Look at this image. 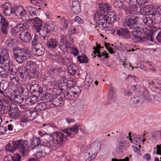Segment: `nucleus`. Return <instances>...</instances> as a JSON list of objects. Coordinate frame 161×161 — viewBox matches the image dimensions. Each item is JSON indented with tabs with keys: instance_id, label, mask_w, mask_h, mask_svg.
I'll return each instance as SVG.
<instances>
[{
	"instance_id": "nucleus-1",
	"label": "nucleus",
	"mask_w": 161,
	"mask_h": 161,
	"mask_svg": "<svg viewBox=\"0 0 161 161\" xmlns=\"http://www.w3.org/2000/svg\"><path fill=\"white\" fill-rule=\"evenodd\" d=\"M42 138L43 145H46L47 147L50 148L55 147V141L58 143H63L65 142L67 139L65 135L59 131L54 132L51 135L48 134L45 135Z\"/></svg>"
},
{
	"instance_id": "nucleus-2",
	"label": "nucleus",
	"mask_w": 161,
	"mask_h": 161,
	"mask_svg": "<svg viewBox=\"0 0 161 161\" xmlns=\"http://www.w3.org/2000/svg\"><path fill=\"white\" fill-rule=\"evenodd\" d=\"M8 52L7 49L5 48L0 50V63L4 64L5 66H8L9 75L15 76L16 72L14 69V66L13 65V62L8 59L9 56Z\"/></svg>"
},
{
	"instance_id": "nucleus-3",
	"label": "nucleus",
	"mask_w": 161,
	"mask_h": 161,
	"mask_svg": "<svg viewBox=\"0 0 161 161\" xmlns=\"http://www.w3.org/2000/svg\"><path fill=\"white\" fill-rule=\"evenodd\" d=\"M13 52L14 59L19 64H22L27 60L31 56L27 50L19 47L14 48Z\"/></svg>"
},
{
	"instance_id": "nucleus-4",
	"label": "nucleus",
	"mask_w": 161,
	"mask_h": 161,
	"mask_svg": "<svg viewBox=\"0 0 161 161\" xmlns=\"http://www.w3.org/2000/svg\"><path fill=\"white\" fill-rule=\"evenodd\" d=\"M12 144L14 151L19 148V151L21 153L23 156L26 155L28 153L27 148L29 146L26 140H20L13 141Z\"/></svg>"
},
{
	"instance_id": "nucleus-5",
	"label": "nucleus",
	"mask_w": 161,
	"mask_h": 161,
	"mask_svg": "<svg viewBox=\"0 0 161 161\" xmlns=\"http://www.w3.org/2000/svg\"><path fill=\"white\" fill-rule=\"evenodd\" d=\"M139 20L138 17L137 16L131 17L126 19L124 23V25L125 28L128 29L138 28V24Z\"/></svg>"
},
{
	"instance_id": "nucleus-6",
	"label": "nucleus",
	"mask_w": 161,
	"mask_h": 161,
	"mask_svg": "<svg viewBox=\"0 0 161 161\" xmlns=\"http://www.w3.org/2000/svg\"><path fill=\"white\" fill-rule=\"evenodd\" d=\"M44 136H41L40 138L42 140V143L41 141H40V138H36L34 137H33L31 142V147L33 148H35L37 147H39L42 149H43L44 147L45 148L43 149V151H46L48 148L47 147L46 145H43V138Z\"/></svg>"
},
{
	"instance_id": "nucleus-7",
	"label": "nucleus",
	"mask_w": 161,
	"mask_h": 161,
	"mask_svg": "<svg viewBox=\"0 0 161 161\" xmlns=\"http://www.w3.org/2000/svg\"><path fill=\"white\" fill-rule=\"evenodd\" d=\"M6 107L9 109L8 114L10 117L13 118L19 115V110L16 104L14 103L10 104L8 108L7 107Z\"/></svg>"
},
{
	"instance_id": "nucleus-8",
	"label": "nucleus",
	"mask_w": 161,
	"mask_h": 161,
	"mask_svg": "<svg viewBox=\"0 0 161 161\" xmlns=\"http://www.w3.org/2000/svg\"><path fill=\"white\" fill-rule=\"evenodd\" d=\"M0 24H1V31L3 33L7 35L10 28L9 23L6 21L4 17L0 14Z\"/></svg>"
},
{
	"instance_id": "nucleus-9",
	"label": "nucleus",
	"mask_w": 161,
	"mask_h": 161,
	"mask_svg": "<svg viewBox=\"0 0 161 161\" xmlns=\"http://www.w3.org/2000/svg\"><path fill=\"white\" fill-rule=\"evenodd\" d=\"M99 18L98 23L100 28H105L107 27L108 25L111 23L105 14L101 16Z\"/></svg>"
},
{
	"instance_id": "nucleus-10",
	"label": "nucleus",
	"mask_w": 161,
	"mask_h": 161,
	"mask_svg": "<svg viewBox=\"0 0 161 161\" xmlns=\"http://www.w3.org/2000/svg\"><path fill=\"white\" fill-rule=\"evenodd\" d=\"M30 90L34 96L36 97L40 96L43 92L42 88L37 84L32 85L30 87Z\"/></svg>"
},
{
	"instance_id": "nucleus-11",
	"label": "nucleus",
	"mask_w": 161,
	"mask_h": 161,
	"mask_svg": "<svg viewBox=\"0 0 161 161\" xmlns=\"http://www.w3.org/2000/svg\"><path fill=\"white\" fill-rule=\"evenodd\" d=\"M80 128V124L77 123L75 124L72 127L65 129L64 132L68 136H71L72 134L74 135L77 133L79 132V129Z\"/></svg>"
},
{
	"instance_id": "nucleus-12",
	"label": "nucleus",
	"mask_w": 161,
	"mask_h": 161,
	"mask_svg": "<svg viewBox=\"0 0 161 161\" xmlns=\"http://www.w3.org/2000/svg\"><path fill=\"white\" fill-rule=\"evenodd\" d=\"M28 21H31L33 23V28L36 30V32H37L43 26L42 20L37 17L32 19L29 18Z\"/></svg>"
},
{
	"instance_id": "nucleus-13",
	"label": "nucleus",
	"mask_w": 161,
	"mask_h": 161,
	"mask_svg": "<svg viewBox=\"0 0 161 161\" xmlns=\"http://www.w3.org/2000/svg\"><path fill=\"white\" fill-rule=\"evenodd\" d=\"M3 13L5 16H9L14 13V10L12 5L8 3H6L3 6Z\"/></svg>"
},
{
	"instance_id": "nucleus-14",
	"label": "nucleus",
	"mask_w": 161,
	"mask_h": 161,
	"mask_svg": "<svg viewBox=\"0 0 161 161\" xmlns=\"http://www.w3.org/2000/svg\"><path fill=\"white\" fill-rule=\"evenodd\" d=\"M19 38L23 42H29L31 38L30 31H22L19 34Z\"/></svg>"
},
{
	"instance_id": "nucleus-15",
	"label": "nucleus",
	"mask_w": 161,
	"mask_h": 161,
	"mask_svg": "<svg viewBox=\"0 0 161 161\" xmlns=\"http://www.w3.org/2000/svg\"><path fill=\"white\" fill-rule=\"evenodd\" d=\"M143 101V99L141 98L140 95H135L134 97L131 98L130 103L131 105L138 106L142 103Z\"/></svg>"
},
{
	"instance_id": "nucleus-16",
	"label": "nucleus",
	"mask_w": 161,
	"mask_h": 161,
	"mask_svg": "<svg viewBox=\"0 0 161 161\" xmlns=\"http://www.w3.org/2000/svg\"><path fill=\"white\" fill-rule=\"evenodd\" d=\"M101 144L99 142L97 141H95L93 142L91 145V149L90 150L92 151L89 152L88 154L90 155L92 154H97V152L100 149Z\"/></svg>"
},
{
	"instance_id": "nucleus-17",
	"label": "nucleus",
	"mask_w": 161,
	"mask_h": 161,
	"mask_svg": "<svg viewBox=\"0 0 161 161\" xmlns=\"http://www.w3.org/2000/svg\"><path fill=\"white\" fill-rule=\"evenodd\" d=\"M40 29L38 31V32L41 35L42 37L44 39L48 40V34L50 33V31L48 30L47 26H46L43 27L42 26Z\"/></svg>"
},
{
	"instance_id": "nucleus-18",
	"label": "nucleus",
	"mask_w": 161,
	"mask_h": 161,
	"mask_svg": "<svg viewBox=\"0 0 161 161\" xmlns=\"http://www.w3.org/2000/svg\"><path fill=\"white\" fill-rule=\"evenodd\" d=\"M72 6L71 10L74 14H77L81 12L80 4L78 1H73Z\"/></svg>"
},
{
	"instance_id": "nucleus-19",
	"label": "nucleus",
	"mask_w": 161,
	"mask_h": 161,
	"mask_svg": "<svg viewBox=\"0 0 161 161\" xmlns=\"http://www.w3.org/2000/svg\"><path fill=\"white\" fill-rule=\"evenodd\" d=\"M116 32L119 36H122L126 38H130V32L124 28H121L117 30Z\"/></svg>"
},
{
	"instance_id": "nucleus-20",
	"label": "nucleus",
	"mask_w": 161,
	"mask_h": 161,
	"mask_svg": "<svg viewBox=\"0 0 161 161\" xmlns=\"http://www.w3.org/2000/svg\"><path fill=\"white\" fill-rule=\"evenodd\" d=\"M141 96V98H143V101L145 99L148 102L152 101L153 98V96L149 94L148 91L146 89H144Z\"/></svg>"
},
{
	"instance_id": "nucleus-21",
	"label": "nucleus",
	"mask_w": 161,
	"mask_h": 161,
	"mask_svg": "<svg viewBox=\"0 0 161 161\" xmlns=\"http://www.w3.org/2000/svg\"><path fill=\"white\" fill-rule=\"evenodd\" d=\"M19 93L24 97V99L29 94V90L25 85H21L19 86Z\"/></svg>"
},
{
	"instance_id": "nucleus-22",
	"label": "nucleus",
	"mask_w": 161,
	"mask_h": 161,
	"mask_svg": "<svg viewBox=\"0 0 161 161\" xmlns=\"http://www.w3.org/2000/svg\"><path fill=\"white\" fill-rule=\"evenodd\" d=\"M54 95L52 93H49L48 92H46L43 94L40 95V97H41L42 100H46L45 101L46 103H47L48 102H50L52 101L53 97Z\"/></svg>"
},
{
	"instance_id": "nucleus-23",
	"label": "nucleus",
	"mask_w": 161,
	"mask_h": 161,
	"mask_svg": "<svg viewBox=\"0 0 161 161\" xmlns=\"http://www.w3.org/2000/svg\"><path fill=\"white\" fill-rule=\"evenodd\" d=\"M150 16L153 22L155 23L159 24L161 22V15L158 11H156Z\"/></svg>"
},
{
	"instance_id": "nucleus-24",
	"label": "nucleus",
	"mask_w": 161,
	"mask_h": 161,
	"mask_svg": "<svg viewBox=\"0 0 161 161\" xmlns=\"http://www.w3.org/2000/svg\"><path fill=\"white\" fill-rule=\"evenodd\" d=\"M38 100L37 97L34 95L30 96L25 100V102L28 105H31L35 104Z\"/></svg>"
},
{
	"instance_id": "nucleus-25",
	"label": "nucleus",
	"mask_w": 161,
	"mask_h": 161,
	"mask_svg": "<svg viewBox=\"0 0 161 161\" xmlns=\"http://www.w3.org/2000/svg\"><path fill=\"white\" fill-rule=\"evenodd\" d=\"M99 7L100 10L104 12H107L111 9V5L107 3H102L99 4Z\"/></svg>"
},
{
	"instance_id": "nucleus-26",
	"label": "nucleus",
	"mask_w": 161,
	"mask_h": 161,
	"mask_svg": "<svg viewBox=\"0 0 161 161\" xmlns=\"http://www.w3.org/2000/svg\"><path fill=\"white\" fill-rule=\"evenodd\" d=\"M59 96L55 97L54 98L53 97L52 101V103L53 105L56 107H59L61 106L64 104V102L62 100V98L60 97H58Z\"/></svg>"
},
{
	"instance_id": "nucleus-27",
	"label": "nucleus",
	"mask_w": 161,
	"mask_h": 161,
	"mask_svg": "<svg viewBox=\"0 0 161 161\" xmlns=\"http://www.w3.org/2000/svg\"><path fill=\"white\" fill-rule=\"evenodd\" d=\"M58 45L57 41L55 39L52 38L50 39V41L47 42L46 46L48 48H55Z\"/></svg>"
},
{
	"instance_id": "nucleus-28",
	"label": "nucleus",
	"mask_w": 161,
	"mask_h": 161,
	"mask_svg": "<svg viewBox=\"0 0 161 161\" xmlns=\"http://www.w3.org/2000/svg\"><path fill=\"white\" fill-rule=\"evenodd\" d=\"M34 48L35 49L36 54L37 56H41L44 53L45 48L41 44H38Z\"/></svg>"
},
{
	"instance_id": "nucleus-29",
	"label": "nucleus",
	"mask_w": 161,
	"mask_h": 161,
	"mask_svg": "<svg viewBox=\"0 0 161 161\" xmlns=\"http://www.w3.org/2000/svg\"><path fill=\"white\" fill-rule=\"evenodd\" d=\"M27 70L26 67H20L18 68V72L19 74V77L22 78H24V77H26L28 75L29 72L27 71Z\"/></svg>"
},
{
	"instance_id": "nucleus-30",
	"label": "nucleus",
	"mask_w": 161,
	"mask_h": 161,
	"mask_svg": "<svg viewBox=\"0 0 161 161\" xmlns=\"http://www.w3.org/2000/svg\"><path fill=\"white\" fill-rule=\"evenodd\" d=\"M144 10L146 13H148L149 14L147 15L148 16L150 17V15L154 13L156 11L154 10V7L151 5H146L144 8Z\"/></svg>"
},
{
	"instance_id": "nucleus-31",
	"label": "nucleus",
	"mask_w": 161,
	"mask_h": 161,
	"mask_svg": "<svg viewBox=\"0 0 161 161\" xmlns=\"http://www.w3.org/2000/svg\"><path fill=\"white\" fill-rule=\"evenodd\" d=\"M105 15L111 23L114 22L116 19V14L114 12H110Z\"/></svg>"
},
{
	"instance_id": "nucleus-32",
	"label": "nucleus",
	"mask_w": 161,
	"mask_h": 161,
	"mask_svg": "<svg viewBox=\"0 0 161 161\" xmlns=\"http://www.w3.org/2000/svg\"><path fill=\"white\" fill-rule=\"evenodd\" d=\"M47 108H49L48 103H46L45 102H40L37 104L35 107L36 109L39 111L43 110Z\"/></svg>"
},
{
	"instance_id": "nucleus-33",
	"label": "nucleus",
	"mask_w": 161,
	"mask_h": 161,
	"mask_svg": "<svg viewBox=\"0 0 161 161\" xmlns=\"http://www.w3.org/2000/svg\"><path fill=\"white\" fill-rule=\"evenodd\" d=\"M16 25L19 31H25L30 28L29 24L26 23H18Z\"/></svg>"
},
{
	"instance_id": "nucleus-34",
	"label": "nucleus",
	"mask_w": 161,
	"mask_h": 161,
	"mask_svg": "<svg viewBox=\"0 0 161 161\" xmlns=\"http://www.w3.org/2000/svg\"><path fill=\"white\" fill-rule=\"evenodd\" d=\"M115 92V89L114 88L111 86L109 90L108 94L109 98L112 100V102H115L116 101V98L114 97Z\"/></svg>"
},
{
	"instance_id": "nucleus-35",
	"label": "nucleus",
	"mask_w": 161,
	"mask_h": 161,
	"mask_svg": "<svg viewBox=\"0 0 161 161\" xmlns=\"http://www.w3.org/2000/svg\"><path fill=\"white\" fill-rule=\"evenodd\" d=\"M61 69L55 67H52L49 71L51 75L54 76H57L61 72Z\"/></svg>"
},
{
	"instance_id": "nucleus-36",
	"label": "nucleus",
	"mask_w": 161,
	"mask_h": 161,
	"mask_svg": "<svg viewBox=\"0 0 161 161\" xmlns=\"http://www.w3.org/2000/svg\"><path fill=\"white\" fill-rule=\"evenodd\" d=\"M142 20L144 24L148 26H150L153 22L152 19L147 15L146 16L142 17Z\"/></svg>"
},
{
	"instance_id": "nucleus-37",
	"label": "nucleus",
	"mask_w": 161,
	"mask_h": 161,
	"mask_svg": "<svg viewBox=\"0 0 161 161\" xmlns=\"http://www.w3.org/2000/svg\"><path fill=\"white\" fill-rule=\"evenodd\" d=\"M19 16H20L23 20L25 19V21H28V19H27L26 18L29 17V15H28L26 10L24 9L23 7L22 8V10L20 12V15H19Z\"/></svg>"
},
{
	"instance_id": "nucleus-38",
	"label": "nucleus",
	"mask_w": 161,
	"mask_h": 161,
	"mask_svg": "<svg viewBox=\"0 0 161 161\" xmlns=\"http://www.w3.org/2000/svg\"><path fill=\"white\" fill-rule=\"evenodd\" d=\"M61 62L64 65H68L72 61V59L69 58L62 57L61 59Z\"/></svg>"
},
{
	"instance_id": "nucleus-39",
	"label": "nucleus",
	"mask_w": 161,
	"mask_h": 161,
	"mask_svg": "<svg viewBox=\"0 0 161 161\" xmlns=\"http://www.w3.org/2000/svg\"><path fill=\"white\" fill-rule=\"evenodd\" d=\"M77 58L80 63H86L88 62V59L86 56L83 55L82 56H79Z\"/></svg>"
},
{
	"instance_id": "nucleus-40",
	"label": "nucleus",
	"mask_w": 161,
	"mask_h": 161,
	"mask_svg": "<svg viewBox=\"0 0 161 161\" xmlns=\"http://www.w3.org/2000/svg\"><path fill=\"white\" fill-rule=\"evenodd\" d=\"M50 31H56L57 26L52 22H48L46 26Z\"/></svg>"
},
{
	"instance_id": "nucleus-41",
	"label": "nucleus",
	"mask_w": 161,
	"mask_h": 161,
	"mask_svg": "<svg viewBox=\"0 0 161 161\" xmlns=\"http://www.w3.org/2000/svg\"><path fill=\"white\" fill-rule=\"evenodd\" d=\"M139 86L138 85L135 86L131 87L130 91L133 94H135L136 95H140V91L137 89Z\"/></svg>"
},
{
	"instance_id": "nucleus-42",
	"label": "nucleus",
	"mask_w": 161,
	"mask_h": 161,
	"mask_svg": "<svg viewBox=\"0 0 161 161\" xmlns=\"http://www.w3.org/2000/svg\"><path fill=\"white\" fill-rule=\"evenodd\" d=\"M19 32V31L16 25L14 27L12 28L9 31L10 35L14 37H15Z\"/></svg>"
},
{
	"instance_id": "nucleus-43",
	"label": "nucleus",
	"mask_w": 161,
	"mask_h": 161,
	"mask_svg": "<svg viewBox=\"0 0 161 161\" xmlns=\"http://www.w3.org/2000/svg\"><path fill=\"white\" fill-rule=\"evenodd\" d=\"M25 67L27 70H33L34 68V63L31 61H28L27 62V64Z\"/></svg>"
},
{
	"instance_id": "nucleus-44",
	"label": "nucleus",
	"mask_w": 161,
	"mask_h": 161,
	"mask_svg": "<svg viewBox=\"0 0 161 161\" xmlns=\"http://www.w3.org/2000/svg\"><path fill=\"white\" fill-rule=\"evenodd\" d=\"M28 74L30 78L35 79L38 77V73L36 70H31Z\"/></svg>"
},
{
	"instance_id": "nucleus-45",
	"label": "nucleus",
	"mask_w": 161,
	"mask_h": 161,
	"mask_svg": "<svg viewBox=\"0 0 161 161\" xmlns=\"http://www.w3.org/2000/svg\"><path fill=\"white\" fill-rule=\"evenodd\" d=\"M0 76L4 78H6L8 76L6 69L1 66H0Z\"/></svg>"
},
{
	"instance_id": "nucleus-46",
	"label": "nucleus",
	"mask_w": 161,
	"mask_h": 161,
	"mask_svg": "<svg viewBox=\"0 0 161 161\" xmlns=\"http://www.w3.org/2000/svg\"><path fill=\"white\" fill-rule=\"evenodd\" d=\"M124 146V144L123 142L119 143L116 147L117 152L119 153H122L123 151V148Z\"/></svg>"
},
{
	"instance_id": "nucleus-47",
	"label": "nucleus",
	"mask_w": 161,
	"mask_h": 161,
	"mask_svg": "<svg viewBox=\"0 0 161 161\" xmlns=\"http://www.w3.org/2000/svg\"><path fill=\"white\" fill-rule=\"evenodd\" d=\"M14 97V100L18 103H21L25 99L24 97H22V95H20V93H19V95H15Z\"/></svg>"
},
{
	"instance_id": "nucleus-48",
	"label": "nucleus",
	"mask_w": 161,
	"mask_h": 161,
	"mask_svg": "<svg viewBox=\"0 0 161 161\" xmlns=\"http://www.w3.org/2000/svg\"><path fill=\"white\" fill-rule=\"evenodd\" d=\"M1 84L2 83H0V94L3 95H4L3 91L6 90L8 83L7 82H4L2 87L1 86Z\"/></svg>"
},
{
	"instance_id": "nucleus-49",
	"label": "nucleus",
	"mask_w": 161,
	"mask_h": 161,
	"mask_svg": "<svg viewBox=\"0 0 161 161\" xmlns=\"http://www.w3.org/2000/svg\"><path fill=\"white\" fill-rule=\"evenodd\" d=\"M23 8V7L21 6L17 7L15 10H14V13L15 15L19 16V15H20V12L22 10Z\"/></svg>"
},
{
	"instance_id": "nucleus-50",
	"label": "nucleus",
	"mask_w": 161,
	"mask_h": 161,
	"mask_svg": "<svg viewBox=\"0 0 161 161\" xmlns=\"http://www.w3.org/2000/svg\"><path fill=\"white\" fill-rule=\"evenodd\" d=\"M73 95L74 93L72 92H67L64 94V96L66 98L71 99H73L74 98L73 97Z\"/></svg>"
},
{
	"instance_id": "nucleus-51",
	"label": "nucleus",
	"mask_w": 161,
	"mask_h": 161,
	"mask_svg": "<svg viewBox=\"0 0 161 161\" xmlns=\"http://www.w3.org/2000/svg\"><path fill=\"white\" fill-rule=\"evenodd\" d=\"M114 4L116 8H122L123 7V2L120 0H117L114 3Z\"/></svg>"
},
{
	"instance_id": "nucleus-52",
	"label": "nucleus",
	"mask_w": 161,
	"mask_h": 161,
	"mask_svg": "<svg viewBox=\"0 0 161 161\" xmlns=\"http://www.w3.org/2000/svg\"><path fill=\"white\" fill-rule=\"evenodd\" d=\"M137 2H132L131 3V2L130 3V9L131 10L136 11L137 10V8L136 6V4Z\"/></svg>"
},
{
	"instance_id": "nucleus-53",
	"label": "nucleus",
	"mask_w": 161,
	"mask_h": 161,
	"mask_svg": "<svg viewBox=\"0 0 161 161\" xmlns=\"http://www.w3.org/2000/svg\"><path fill=\"white\" fill-rule=\"evenodd\" d=\"M37 37L36 35H34V37L32 42V45L33 46L34 48L37 46L38 44H41L37 42Z\"/></svg>"
},
{
	"instance_id": "nucleus-54",
	"label": "nucleus",
	"mask_w": 161,
	"mask_h": 161,
	"mask_svg": "<svg viewBox=\"0 0 161 161\" xmlns=\"http://www.w3.org/2000/svg\"><path fill=\"white\" fill-rule=\"evenodd\" d=\"M31 110H27L24 113V116L25 118L28 120H30L31 118Z\"/></svg>"
},
{
	"instance_id": "nucleus-55",
	"label": "nucleus",
	"mask_w": 161,
	"mask_h": 161,
	"mask_svg": "<svg viewBox=\"0 0 161 161\" xmlns=\"http://www.w3.org/2000/svg\"><path fill=\"white\" fill-rule=\"evenodd\" d=\"M11 76H10L11 82L14 84V85H18L19 83L18 78L16 77V76H14L12 78H11Z\"/></svg>"
},
{
	"instance_id": "nucleus-56",
	"label": "nucleus",
	"mask_w": 161,
	"mask_h": 161,
	"mask_svg": "<svg viewBox=\"0 0 161 161\" xmlns=\"http://www.w3.org/2000/svg\"><path fill=\"white\" fill-rule=\"evenodd\" d=\"M5 149L6 151H8L12 153H13L14 151L13 149V146H11L10 143H8L7 144L5 147Z\"/></svg>"
},
{
	"instance_id": "nucleus-57",
	"label": "nucleus",
	"mask_w": 161,
	"mask_h": 161,
	"mask_svg": "<svg viewBox=\"0 0 161 161\" xmlns=\"http://www.w3.org/2000/svg\"><path fill=\"white\" fill-rule=\"evenodd\" d=\"M73 66V65L71 64L68 68L69 72L72 75H75L76 72L75 69H73L72 68Z\"/></svg>"
},
{
	"instance_id": "nucleus-58",
	"label": "nucleus",
	"mask_w": 161,
	"mask_h": 161,
	"mask_svg": "<svg viewBox=\"0 0 161 161\" xmlns=\"http://www.w3.org/2000/svg\"><path fill=\"white\" fill-rule=\"evenodd\" d=\"M132 34L133 36L136 38H139L141 36L140 32L137 31L136 30L132 31Z\"/></svg>"
},
{
	"instance_id": "nucleus-59",
	"label": "nucleus",
	"mask_w": 161,
	"mask_h": 161,
	"mask_svg": "<svg viewBox=\"0 0 161 161\" xmlns=\"http://www.w3.org/2000/svg\"><path fill=\"white\" fill-rule=\"evenodd\" d=\"M21 158L20 155L16 153L12 157V159L13 161H20Z\"/></svg>"
},
{
	"instance_id": "nucleus-60",
	"label": "nucleus",
	"mask_w": 161,
	"mask_h": 161,
	"mask_svg": "<svg viewBox=\"0 0 161 161\" xmlns=\"http://www.w3.org/2000/svg\"><path fill=\"white\" fill-rule=\"evenodd\" d=\"M154 99L158 102H161V94L157 93L153 97Z\"/></svg>"
},
{
	"instance_id": "nucleus-61",
	"label": "nucleus",
	"mask_w": 161,
	"mask_h": 161,
	"mask_svg": "<svg viewBox=\"0 0 161 161\" xmlns=\"http://www.w3.org/2000/svg\"><path fill=\"white\" fill-rule=\"evenodd\" d=\"M74 20L76 23L78 24H82L84 22V20L78 16H76Z\"/></svg>"
},
{
	"instance_id": "nucleus-62",
	"label": "nucleus",
	"mask_w": 161,
	"mask_h": 161,
	"mask_svg": "<svg viewBox=\"0 0 161 161\" xmlns=\"http://www.w3.org/2000/svg\"><path fill=\"white\" fill-rule=\"evenodd\" d=\"M61 21L64 20V21L63 24V26L64 28L66 29L69 26V24L68 22V21L66 20H65L64 19L63 17L61 19Z\"/></svg>"
},
{
	"instance_id": "nucleus-63",
	"label": "nucleus",
	"mask_w": 161,
	"mask_h": 161,
	"mask_svg": "<svg viewBox=\"0 0 161 161\" xmlns=\"http://www.w3.org/2000/svg\"><path fill=\"white\" fill-rule=\"evenodd\" d=\"M71 48V53L75 56H76L79 54V51L76 48L72 47Z\"/></svg>"
},
{
	"instance_id": "nucleus-64",
	"label": "nucleus",
	"mask_w": 161,
	"mask_h": 161,
	"mask_svg": "<svg viewBox=\"0 0 161 161\" xmlns=\"http://www.w3.org/2000/svg\"><path fill=\"white\" fill-rule=\"evenodd\" d=\"M37 115V113L36 111H32L31 110V118H30V120H32L34 119L36 117Z\"/></svg>"
}]
</instances>
